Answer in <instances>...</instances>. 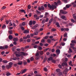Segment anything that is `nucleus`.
<instances>
[{
  "instance_id": "obj_57",
  "label": "nucleus",
  "mask_w": 76,
  "mask_h": 76,
  "mask_svg": "<svg viewBox=\"0 0 76 76\" xmlns=\"http://www.w3.org/2000/svg\"><path fill=\"white\" fill-rule=\"evenodd\" d=\"M34 18H37L38 17V15H36H36H34Z\"/></svg>"
},
{
  "instance_id": "obj_28",
  "label": "nucleus",
  "mask_w": 76,
  "mask_h": 76,
  "mask_svg": "<svg viewBox=\"0 0 76 76\" xmlns=\"http://www.w3.org/2000/svg\"><path fill=\"white\" fill-rule=\"evenodd\" d=\"M53 60V58L51 57H50L48 58V60H49V61H50L51 60Z\"/></svg>"
},
{
  "instance_id": "obj_7",
  "label": "nucleus",
  "mask_w": 76,
  "mask_h": 76,
  "mask_svg": "<svg viewBox=\"0 0 76 76\" xmlns=\"http://www.w3.org/2000/svg\"><path fill=\"white\" fill-rule=\"evenodd\" d=\"M8 38L10 40H11L13 39V36L12 35H10L9 36Z\"/></svg>"
},
{
  "instance_id": "obj_19",
  "label": "nucleus",
  "mask_w": 76,
  "mask_h": 76,
  "mask_svg": "<svg viewBox=\"0 0 76 76\" xmlns=\"http://www.w3.org/2000/svg\"><path fill=\"white\" fill-rule=\"evenodd\" d=\"M7 74H6V76H10V75H11V74L9 72H6Z\"/></svg>"
},
{
  "instance_id": "obj_12",
  "label": "nucleus",
  "mask_w": 76,
  "mask_h": 76,
  "mask_svg": "<svg viewBox=\"0 0 76 76\" xmlns=\"http://www.w3.org/2000/svg\"><path fill=\"white\" fill-rule=\"evenodd\" d=\"M72 5H73V7H76V4H75L74 2L72 3Z\"/></svg>"
},
{
  "instance_id": "obj_18",
  "label": "nucleus",
  "mask_w": 76,
  "mask_h": 76,
  "mask_svg": "<svg viewBox=\"0 0 76 76\" xmlns=\"http://www.w3.org/2000/svg\"><path fill=\"white\" fill-rule=\"evenodd\" d=\"M72 6V5L70 4H67L66 5V8H69V7H70V6Z\"/></svg>"
},
{
  "instance_id": "obj_5",
  "label": "nucleus",
  "mask_w": 76,
  "mask_h": 76,
  "mask_svg": "<svg viewBox=\"0 0 76 76\" xmlns=\"http://www.w3.org/2000/svg\"><path fill=\"white\" fill-rule=\"evenodd\" d=\"M56 53L57 54H59L60 53V50L59 49H57L56 50Z\"/></svg>"
},
{
  "instance_id": "obj_4",
  "label": "nucleus",
  "mask_w": 76,
  "mask_h": 76,
  "mask_svg": "<svg viewBox=\"0 0 76 76\" xmlns=\"http://www.w3.org/2000/svg\"><path fill=\"white\" fill-rule=\"evenodd\" d=\"M61 66H67V63L66 62H64L62 63Z\"/></svg>"
},
{
  "instance_id": "obj_60",
  "label": "nucleus",
  "mask_w": 76,
  "mask_h": 76,
  "mask_svg": "<svg viewBox=\"0 0 76 76\" xmlns=\"http://www.w3.org/2000/svg\"><path fill=\"white\" fill-rule=\"evenodd\" d=\"M69 30L68 28H65V31H68Z\"/></svg>"
},
{
  "instance_id": "obj_52",
  "label": "nucleus",
  "mask_w": 76,
  "mask_h": 76,
  "mask_svg": "<svg viewBox=\"0 0 76 76\" xmlns=\"http://www.w3.org/2000/svg\"><path fill=\"white\" fill-rule=\"evenodd\" d=\"M40 54H41V55H42V54H43V51H41L40 52Z\"/></svg>"
},
{
  "instance_id": "obj_6",
  "label": "nucleus",
  "mask_w": 76,
  "mask_h": 76,
  "mask_svg": "<svg viewBox=\"0 0 76 76\" xmlns=\"http://www.w3.org/2000/svg\"><path fill=\"white\" fill-rule=\"evenodd\" d=\"M60 13H62V14H66L67 13V12L65 11H63V10H60Z\"/></svg>"
},
{
  "instance_id": "obj_45",
  "label": "nucleus",
  "mask_w": 76,
  "mask_h": 76,
  "mask_svg": "<svg viewBox=\"0 0 76 76\" xmlns=\"http://www.w3.org/2000/svg\"><path fill=\"white\" fill-rule=\"evenodd\" d=\"M23 64H24V65H26L28 63L26 61H24L23 62Z\"/></svg>"
},
{
  "instance_id": "obj_62",
  "label": "nucleus",
  "mask_w": 76,
  "mask_h": 76,
  "mask_svg": "<svg viewBox=\"0 0 76 76\" xmlns=\"http://www.w3.org/2000/svg\"><path fill=\"white\" fill-rule=\"evenodd\" d=\"M35 58L36 60H38V59H39V57H38V56H37L35 57Z\"/></svg>"
},
{
  "instance_id": "obj_11",
  "label": "nucleus",
  "mask_w": 76,
  "mask_h": 76,
  "mask_svg": "<svg viewBox=\"0 0 76 76\" xmlns=\"http://www.w3.org/2000/svg\"><path fill=\"white\" fill-rule=\"evenodd\" d=\"M19 58H17L16 57H14L12 58V60H19Z\"/></svg>"
},
{
  "instance_id": "obj_9",
  "label": "nucleus",
  "mask_w": 76,
  "mask_h": 76,
  "mask_svg": "<svg viewBox=\"0 0 76 76\" xmlns=\"http://www.w3.org/2000/svg\"><path fill=\"white\" fill-rule=\"evenodd\" d=\"M19 12H24V13H26V12H25V10H24L23 9L20 10L19 11Z\"/></svg>"
},
{
  "instance_id": "obj_44",
  "label": "nucleus",
  "mask_w": 76,
  "mask_h": 76,
  "mask_svg": "<svg viewBox=\"0 0 76 76\" xmlns=\"http://www.w3.org/2000/svg\"><path fill=\"white\" fill-rule=\"evenodd\" d=\"M51 31H56V29L53 28L51 29Z\"/></svg>"
},
{
  "instance_id": "obj_64",
  "label": "nucleus",
  "mask_w": 76,
  "mask_h": 76,
  "mask_svg": "<svg viewBox=\"0 0 76 76\" xmlns=\"http://www.w3.org/2000/svg\"><path fill=\"white\" fill-rule=\"evenodd\" d=\"M16 50L17 51H20V48H18Z\"/></svg>"
},
{
  "instance_id": "obj_63",
  "label": "nucleus",
  "mask_w": 76,
  "mask_h": 76,
  "mask_svg": "<svg viewBox=\"0 0 76 76\" xmlns=\"http://www.w3.org/2000/svg\"><path fill=\"white\" fill-rule=\"evenodd\" d=\"M21 53H22V55H23V56H25L26 55L25 53H24L23 52H22Z\"/></svg>"
},
{
  "instance_id": "obj_23",
  "label": "nucleus",
  "mask_w": 76,
  "mask_h": 76,
  "mask_svg": "<svg viewBox=\"0 0 76 76\" xmlns=\"http://www.w3.org/2000/svg\"><path fill=\"white\" fill-rule=\"evenodd\" d=\"M56 71L58 73H59V72H60V69H56Z\"/></svg>"
},
{
  "instance_id": "obj_25",
  "label": "nucleus",
  "mask_w": 76,
  "mask_h": 76,
  "mask_svg": "<svg viewBox=\"0 0 76 76\" xmlns=\"http://www.w3.org/2000/svg\"><path fill=\"white\" fill-rule=\"evenodd\" d=\"M30 60L31 61H33L34 60V58H33V57H31L30 58Z\"/></svg>"
},
{
  "instance_id": "obj_53",
  "label": "nucleus",
  "mask_w": 76,
  "mask_h": 76,
  "mask_svg": "<svg viewBox=\"0 0 76 76\" xmlns=\"http://www.w3.org/2000/svg\"><path fill=\"white\" fill-rule=\"evenodd\" d=\"M48 36H46L44 38V39H48Z\"/></svg>"
},
{
  "instance_id": "obj_40",
  "label": "nucleus",
  "mask_w": 76,
  "mask_h": 76,
  "mask_svg": "<svg viewBox=\"0 0 76 76\" xmlns=\"http://www.w3.org/2000/svg\"><path fill=\"white\" fill-rule=\"evenodd\" d=\"M71 47L73 50H74V51H76V50H75V48L74 46H71Z\"/></svg>"
},
{
  "instance_id": "obj_50",
  "label": "nucleus",
  "mask_w": 76,
  "mask_h": 76,
  "mask_svg": "<svg viewBox=\"0 0 76 76\" xmlns=\"http://www.w3.org/2000/svg\"><path fill=\"white\" fill-rule=\"evenodd\" d=\"M39 50H41L42 49V48L40 46L39 47Z\"/></svg>"
},
{
  "instance_id": "obj_24",
  "label": "nucleus",
  "mask_w": 76,
  "mask_h": 76,
  "mask_svg": "<svg viewBox=\"0 0 76 76\" xmlns=\"http://www.w3.org/2000/svg\"><path fill=\"white\" fill-rule=\"evenodd\" d=\"M57 3L58 4H61V1H60V0H58L57 1Z\"/></svg>"
},
{
  "instance_id": "obj_2",
  "label": "nucleus",
  "mask_w": 76,
  "mask_h": 76,
  "mask_svg": "<svg viewBox=\"0 0 76 76\" xmlns=\"http://www.w3.org/2000/svg\"><path fill=\"white\" fill-rule=\"evenodd\" d=\"M12 65H13V63L12 62H10L9 63V65H7L6 67L8 69H10V68L12 67Z\"/></svg>"
},
{
  "instance_id": "obj_46",
  "label": "nucleus",
  "mask_w": 76,
  "mask_h": 76,
  "mask_svg": "<svg viewBox=\"0 0 76 76\" xmlns=\"http://www.w3.org/2000/svg\"><path fill=\"white\" fill-rule=\"evenodd\" d=\"M69 26H73V24L72 23H69Z\"/></svg>"
},
{
  "instance_id": "obj_16",
  "label": "nucleus",
  "mask_w": 76,
  "mask_h": 76,
  "mask_svg": "<svg viewBox=\"0 0 76 76\" xmlns=\"http://www.w3.org/2000/svg\"><path fill=\"white\" fill-rule=\"evenodd\" d=\"M27 70V69H25L24 70H23V71L21 73V74H23V73H25V72H26Z\"/></svg>"
},
{
  "instance_id": "obj_14",
  "label": "nucleus",
  "mask_w": 76,
  "mask_h": 76,
  "mask_svg": "<svg viewBox=\"0 0 76 76\" xmlns=\"http://www.w3.org/2000/svg\"><path fill=\"white\" fill-rule=\"evenodd\" d=\"M13 41H18V39L17 38H15L13 39Z\"/></svg>"
},
{
  "instance_id": "obj_3",
  "label": "nucleus",
  "mask_w": 76,
  "mask_h": 76,
  "mask_svg": "<svg viewBox=\"0 0 76 76\" xmlns=\"http://www.w3.org/2000/svg\"><path fill=\"white\" fill-rule=\"evenodd\" d=\"M29 32V31L28 30H25L23 32L24 34H28Z\"/></svg>"
},
{
  "instance_id": "obj_41",
  "label": "nucleus",
  "mask_w": 76,
  "mask_h": 76,
  "mask_svg": "<svg viewBox=\"0 0 76 76\" xmlns=\"http://www.w3.org/2000/svg\"><path fill=\"white\" fill-rule=\"evenodd\" d=\"M48 43H50V42H51V41L50 39H49L48 40Z\"/></svg>"
},
{
  "instance_id": "obj_37",
  "label": "nucleus",
  "mask_w": 76,
  "mask_h": 76,
  "mask_svg": "<svg viewBox=\"0 0 76 76\" xmlns=\"http://www.w3.org/2000/svg\"><path fill=\"white\" fill-rule=\"evenodd\" d=\"M8 48V46L6 45L4 47V49H7Z\"/></svg>"
},
{
  "instance_id": "obj_22",
  "label": "nucleus",
  "mask_w": 76,
  "mask_h": 76,
  "mask_svg": "<svg viewBox=\"0 0 76 76\" xmlns=\"http://www.w3.org/2000/svg\"><path fill=\"white\" fill-rule=\"evenodd\" d=\"M53 21V18H51L50 20H49V23H48L49 24V23H51Z\"/></svg>"
},
{
  "instance_id": "obj_58",
  "label": "nucleus",
  "mask_w": 76,
  "mask_h": 76,
  "mask_svg": "<svg viewBox=\"0 0 76 76\" xmlns=\"http://www.w3.org/2000/svg\"><path fill=\"white\" fill-rule=\"evenodd\" d=\"M28 7L29 9H31V7L30 5H28Z\"/></svg>"
},
{
  "instance_id": "obj_31",
  "label": "nucleus",
  "mask_w": 76,
  "mask_h": 76,
  "mask_svg": "<svg viewBox=\"0 0 76 76\" xmlns=\"http://www.w3.org/2000/svg\"><path fill=\"white\" fill-rule=\"evenodd\" d=\"M56 25H57V27H60V25H59V23H56Z\"/></svg>"
},
{
  "instance_id": "obj_8",
  "label": "nucleus",
  "mask_w": 76,
  "mask_h": 76,
  "mask_svg": "<svg viewBox=\"0 0 76 76\" xmlns=\"http://www.w3.org/2000/svg\"><path fill=\"white\" fill-rule=\"evenodd\" d=\"M62 75H63V73L61 72L58 73V76H61Z\"/></svg>"
},
{
  "instance_id": "obj_29",
  "label": "nucleus",
  "mask_w": 76,
  "mask_h": 76,
  "mask_svg": "<svg viewBox=\"0 0 76 76\" xmlns=\"http://www.w3.org/2000/svg\"><path fill=\"white\" fill-rule=\"evenodd\" d=\"M67 33H66L64 34V37H67Z\"/></svg>"
},
{
  "instance_id": "obj_21",
  "label": "nucleus",
  "mask_w": 76,
  "mask_h": 76,
  "mask_svg": "<svg viewBox=\"0 0 76 76\" xmlns=\"http://www.w3.org/2000/svg\"><path fill=\"white\" fill-rule=\"evenodd\" d=\"M45 20L44 19L42 20V24H44L45 23Z\"/></svg>"
},
{
  "instance_id": "obj_17",
  "label": "nucleus",
  "mask_w": 76,
  "mask_h": 76,
  "mask_svg": "<svg viewBox=\"0 0 76 76\" xmlns=\"http://www.w3.org/2000/svg\"><path fill=\"white\" fill-rule=\"evenodd\" d=\"M2 29H5L6 28V26L5 24H4L2 27Z\"/></svg>"
},
{
  "instance_id": "obj_54",
  "label": "nucleus",
  "mask_w": 76,
  "mask_h": 76,
  "mask_svg": "<svg viewBox=\"0 0 76 76\" xmlns=\"http://www.w3.org/2000/svg\"><path fill=\"white\" fill-rule=\"evenodd\" d=\"M36 12H37V13H39V14L41 13V12L38 11H37V10H36Z\"/></svg>"
},
{
  "instance_id": "obj_15",
  "label": "nucleus",
  "mask_w": 76,
  "mask_h": 76,
  "mask_svg": "<svg viewBox=\"0 0 76 76\" xmlns=\"http://www.w3.org/2000/svg\"><path fill=\"white\" fill-rule=\"evenodd\" d=\"M34 35H37L38 34V32L37 31H35L34 33Z\"/></svg>"
},
{
  "instance_id": "obj_35",
  "label": "nucleus",
  "mask_w": 76,
  "mask_h": 76,
  "mask_svg": "<svg viewBox=\"0 0 76 76\" xmlns=\"http://www.w3.org/2000/svg\"><path fill=\"white\" fill-rule=\"evenodd\" d=\"M30 25H32V21H30L29 23Z\"/></svg>"
},
{
  "instance_id": "obj_56",
  "label": "nucleus",
  "mask_w": 76,
  "mask_h": 76,
  "mask_svg": "<svg viewBox=\"0 0 76 76\" xmlns=\"http://www.w3.org/2000/svg\"><path fill=\"white\" fill-rule=\"evenodd\" d=\"M36 56L37 57H38L39 56V54L38 53H36Z\"/></svg>"
},
{
  "instance_id": "obj_43",
  "label": "nucleus",
  "mask_w": 76,
  "mask_h": 76,
  "mask_svg": "<svg viewBox=\"0 0 76 76\" xmlns=\"http://www.w3.org/2000/svg\"><path fill=\"white\" fill-rule=\"evenodd\" d=\"M71 22H72V23H75V21L73 20V19H71Z\"/></svg>"
},
{
  "instance_id": "obj_59",
  "label": "nucleus",
  "mask_w": 76,
  "mask_h": 76,
  "mask_svg": "<svg viewBox=\"0 0 76 76\" xmlns=\"http://www.w3.org/2000/svg\"><path fill=\"white\" fill-rule=\"evenodd\" d=\"M61 44L62 45V46H64L65 45V43L64 42L61 43Z\"/></svg>"
},
{
  "instance_id": "obj_32",
  "label": "nucleus",
  "mask_w": 76,
  "mask_h": 76,
  "mask_svg": "<svg viewBox=\"0 0 76 76\" xmlns=\"http://www.w3.org/2000/svg\"><path fill=\"white\" fill-rule=\"evenodd\" d=\"M58 67L60 69H61L62 68V66L60 64H59L58 65Z\"/></svg>"
},
{
  "instance_id": "obj_26",
  "label": "nucleus",
  "mask_w": 76,
  "mask_h": 76,
  "mask_svg": "<svg viewBox=\"0 0 76 76\" xmlns=\"http://www.w3.org/2000/svg\"><path fill=\"white\" fill-rule=\"evenodd\" d=\"M62 1H63L65 3H67L68 2V1H67V0H62Z\"/></svg>"
},
{
  "instance_id": "obj_51",
  "label": "nucleus",
  "mask_w": 76,
  "mask_h": 76,
  "mask_svg": "<svg viewBox=\"0 0 76 76\" xmlns=\"http://www.w3.org/2000/svg\"><path fill=\"white\" fill-rule=\"evenodd\" d=\"M38 47V45H35L34 46V48H37Z\"/></svg>"
},
{
  "instance_id": "obj_42",
  "label": "nucleus",
  "mask_w": 76,
  "mask_h": 76,
  "mask_svg": "<svg viewBox=\"0 0 76 76\" xmlns=\"http://www.w3.org/2000/svg\"><path fill=\"white\" fill-rule=\"evenodd\" d=\"M41 9L42 10H44V7L43 6H42L41 7Z\"/></svg>"
},
{
  "instance_id": "obj_30",
  "label": "nucleus",
  "mask_w": 76,
  "mask_h": 76,
  "mask_svg": "<svg viewBox=\"0 0 76 76\" xmlns=\"http://www.w3.org/2000/svg\"><path fill=\"white\" fill-rule=\"evenodd\" d=\"M61 31L62 32H63L64 31H65V28H61Z\"/></svg>"
},
{
  "instance_id": "obj_20",
  "label": "nucleus",
  "mask_w": 76,
  "mask_h": 76,
  "mask_svg": "<svg viewBox=\"0 0 76 76\" xmlns=\"http://www.w3.org/2000/svg\"><path fill=\"white\" fill-rule=\"evenodd\" d=\"M48 12H45V16L44 18H47V16H48Z\"/></svg>"
},
{
  "instance_id": "obj_39",
  "label": "nucleus",
  "mask_w": 76,
  "mask_h": 76,
  "mask_svg": "<svg viewBox=\"0 0 76 76\" xmlns=\"http://www.w3.org/2000/svg\"><path fill=\"white\" fill-rule=\"evenodd\" d=\"M51 56H53V57H56V54H51Z\"/></svg>"
},
{
  "instance_id": "obj_49",
  "label": "nucleus",
  "mask_w": 76,
  "mask_h": 76,
  "mask_svg": "<svg viewBox=\"0 0 76 76\" xmlns=\"http://www.w3.org/2000/svg\"><path fill=\"white\" fill-rule=\"evenodd\" d=\"M65 16H62L61 17V18L62 19H65Z\"/></svg>"
},
{
  "instance_id": "obj_1",
  "label": "nucleus",
  "mask_w": 76,
  "mask_h": 76,
  "mask_svg": "<svg viewBox=\"0 0 76 76\" xmlns=\"http://www.w3.org/2000/svg\"><path fill=\"white\" fill-rule=\"evenodd\" d=\"M48 7L49 8H50V9H56L57 7L55 5H51L50 4H48Z\"/></svg>"
},
{
  "instance_id": "obj_34",
  "label": "nucleus",
  "mask_w": 76,
  "mask_h": 76,
  "mask_svg": "<svg viewBox=\"0 0 76 76\" xmlns=\"http://www.w3.org/2000/svg\"><path fill=\"white\" fill-rule=\"evenodd\" d=\"M22 24L23 26H25V25H26V23H25V22H24L22 23Z\"/></svg>"
},
{
  "instance_id": "obj_47",
  "label": "nucleus",
  "mask_w": 76,
  "mask_h": 76,
  "mask_svg": "<svg viewBox=\"0 0 76 76\" xmlns=\"http://www.w3.org/2000/svg\"><path fill=\"white\" fill-rule=\"evenodd\" d=\"M21 29L22 31H24L25 30V28L23 27H21Z\"/></svg>"
},
{
  "instance_id": "obj_61",
  "label": "nucleus",
  "mask_w": 76,
  "mask_h": 76,
  "mask_svg": "<svg viewBox=\"0 0 76 76\" xmlns=\"http://www.w3.org/2000/svg\"><path fill=\"white\" fill-rule=\"evenodd\" d=\"M52 62L54 63H56V60H53L52 61Z\"/></svg>"
},
{
  "instance_id": "obj_33",
  "label": "nucleus",
  "mask_w": 76,
  "mask_h": 76,
  "mask_svg": "<svg viewBox=\"0 0 76 76\" xmlns=\"http://www.w3.org/2000/svg\"><path fill=\"white\" fill-rule=\"evenodd\" d=\"M0 49H1V50H3L4 49V47L0 46Z\"/></svg>"
},
{
  "instance_id": "obj_48",
  "label": "nucleus",
  "mask_w": 76,
  "mask_h": 76,
  "mask_svg": "<svg viewBox=\"0 0 76 76\" xmlns=\"http://www.w3.org/2000/svg\"><path fill=\"white\" fill-rule=\"evenodd\" d=\"M71 42H72V43H73V44H75V43H76V41H74V40H72L71 41Z\"/></svg>"
},
{
  "instance_id": "obj_27",
  "label": "nucleus",
  "mask_w": 76,
  "mask_h": 76,
  "mask_svg": "<svg viewBox=\"0 0 76 76\" xmlns=\"http://www.w3.org/2000/svg\"><path fill=\"white\" fill-rule=\"evenodd\" d=\"M3 62L4 63L6 64V63H7L8 62H7V61L6 60H4L3 61Z\"/></svg>"
},
{
  "instance_id": "obj_38",
  "label": "nucleus",
  "mask_w": 76,
  "mask_h": 76,
  "mask_svg": "<svg viewBox=\"0 0 76 76\" xmlns=\"http://www.w3.org/2000/svg\"><path fill=\"white\" fill-rule=\"evenodd\" d=\"M15 56L17 57H20V55L18 54H15Z\"/></svg>"
},
{
  "instance_id": "obj_10",
  "label": "nucleus",
  "mask_w": 76,
  "mask_h": 76,
  "mask_svg": "<svg viewBox=\"0 0 76 76\" xmlns=\"http://www.w3.org/2000/svg\"><path fill=\"white\" fill-rule=\"evenodd\" d=\"M22 64H23L22 61H19V62L18 63V65H22Z\"/></svg>"
},
{
  "instance_id": "obj_13",
  "label": "nucleus",
  "mask_w": 76,
  "mask_h": 76,
  "mask_svg": "<svg viewBox=\"0 0 76 76\" xmlns=\"http://www.w3.org/2000/svg\"><path fill=\"white\" fill-rule=\"evenodd\" d=\"M37 27H38V26H37V25H36L35 26L32 28V29H35L37 28Z\"/></svg>"
},
{
  "instance_id": "obj_55",
  "label": "nucleus",
  "mask_w": 76,
  "mask_h": 76,
  "mask_svg": "<svg viewBox=\"0 0 76 76\" xmlns=\"http://www.w3.org/2000/svg\"><path fill=\"white\" fill-rule=\"evenodd\" d=\"M21 20H26V18H23L21 19Z\"/></svg>"
},
{
  "instance_id": "obj_36",
  "label": "nucleus",
  "mask_w": 76,
  "mask_h": 76,
  "mask_svg": "<svg viewBox=\"0 0 76 76\" xmlns=\"http://www.w3.org/2000/svg\"><path fill=\"white\" fill-rule=\"evenodd\" d=\"M9 32L10 34H13V31L12 30L9 31Z\"/></svg>"
}]
</instances>
